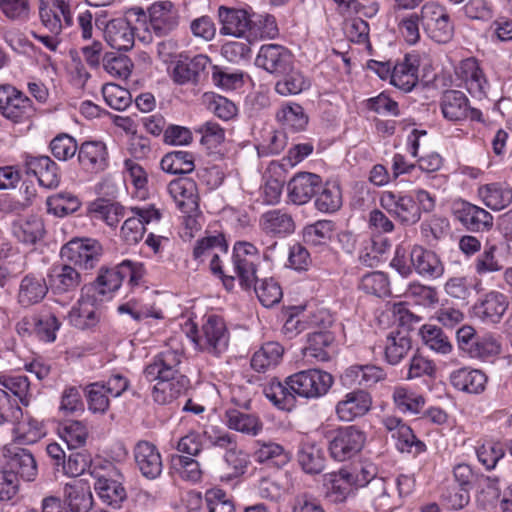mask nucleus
<instances>
[{"label":"nucleus","instance_id":"nucleus-1","mask_svg":"<svg viewBox=\"0 0 512 512\" xmlns=\"http://www.w3.org/2000/svg\"><path fill=\"white\" fill-rule=\"evenodd\" d=\"M181 359L179 351L166 349L145 366L143 374L146 380L156 382L151 389L155 403L169 405L187 391L188 379L179 371Z\"/></svg>","mask_w":512,"mask_h":512},{"label":"nucleus","instance_id":"nucleus-2","mask_svg":"<svg viewBox=\"0 0 512 512\" xmlns=\"http://www.w3.org/2000/svg\"><path fill=\"white\" fill-rule=\"evenodd\" d=\"M220 34L244 38L249 43L272 39L278 34L274 17L255 16L251 9L221 5L217 11Z\"/></svg>","mask_w":512,"mask_h":512},{"label":"nucleus","instance_id":"nucleus-3","mask_svg":"<svg viewBox=\"0 0 512 512\" xmlns=\"http://www.w3.org/2000/svg\"><path fill=\"white\" fill-rule=\"evenodd\" d=\"M379 204L398 222L413 225L421 219L422 212H431L435 208V198L424 189L384 190L379 195Z\"/></svg>","mask_w":512,"mask_h":512},{"label":"nucleus","instance_id":"nucleus-4","mask_svg":"<svg viewBox=\"0 0 512 512\" xmlns=\"http://www.w3.org/2000/svg\"><path fill=\"white\" fill-rule=\"evenodd\" d=\"M182 330L198 351L219 356L228 348L229 332L225 321L219 315H205L200 330L192 321L186 320Z\"/></svg>","mask_w":512,"mask_h":512},{"label":"nucleus","instance_id":"nucleus-5","mask_svg":"<svg viewBox=\"0 0 512 512\" xmlns=\"http://www.w3.org/2000/svg\"><path fill=\"white\" fill-rule=\"evenodd\" d=\"M330 373L319 369L299 371L287 377V384L297 397L313 400L324 396L333 385Z\"/></svg>","mask_w":512,"mask_h":512},{"label":"nucleus","instance_id":"nucleus-6","mask_svg":"<svg viewBox=\"0 0 512 512\" xmlns=\"http://www.w3.org/2000/svg\"><path fill=\"white\" fill-rule=\"evenodd\" d=\"M426 34L437 43H448L454 35V25L447 9L434 1L426 2L420 10Z\"/></svg>","mask_w":512,"mask_h":512},{"label":"nucleus","instance_id":"nucleus-7","mask_svg":"<svg viewBox=\"0 0 512 512\" xmlns=\"http://www.w3.org/2000/svg\"><path fill=\"white\" fill-rule=\"evenodd\" d=\"M366 442L365 433L355 425L345 426L333 432L329 440V452L336 461H346L356 456Z\"/></svg>","mask_w":512,"mask_h":512},{"label":"nucleus","instance_id":"nucleus-8","mask_svg":"<svg viewBox=\"0 0 512 512\" xmlns=\"http://www.w3.org/2000/svg\"><path fill=\"white\" fill-rule=\"evenodd\" d=\"M232 260L241 286L250 289L257 280V267L261 261L259 250L250 242H237L233 247Z\"/></svg>","mask_w":512,"mask_h":512},{"label":"nucleus","instance_id":"nucleus-9","mask_svg":"<svg viewBox=\"0 0 512 512\" xmlns=\"http://www.w3.org/2000/svg\"><path fill=\"white\" fill-rule=\"evenodd\" d=\"M0 112L5 118L21 123L35 114V108L23 92L11 85H3L0 86Z\"/></svg>","mask_w":512,"mask_h":512},{"label":"nucleus","instance_id":"nucleus-10","mask_svg":"<svg viewBox=\"0 0 512 512\" xmlns=\"http://www.w3.org/2000/svg\"><path fill=\"white\" fill-rule=\"evenodd\" d=\"M149 30L158 37H163L175 31L180 24V12L175 3L170 0L153 2L147 9Z\"/></svg>","mask_w":512,"mask_h":512},{"label":"nucleus","instance_id":"nucleus-11","mask_svg":"<svg viewBox=\"0 0 512 512\" xmlns=\"http://www.w3.org/2000/svg\"><path fill=\"white\" fill-rule=\"evenodd\" d=\"M103 249L96 239H72L61 248V257L84 269H92L100 260Z\"/></svg>","mask_w":512,"mask_h":512},{"label":"nucleus","instance_id":"nucleus-12","mask_svg":"<svg viewBox=\"0 0 512 512\" xmlns=\"http://www.w3.org/2000/svg\"><path fill=\"white\" fill-rule=\"evenodd\" d=\"M39 15L43 26L54 35L73 24L69 0H41Z\"/></svg>","mask_w":512,"mask_h":512},{"label":"nucleus","instance_id":"nucleus-13","mask_svg":"<svg viewBox=\"0 0 512 512\" xmlns=\"http://www.w3.org/2000/svg\"><path fill=\"white\" fill-rule=\"evenodd\" d=\"M372 407V397L364 389L347 392L336 403L335 413L342 422H352L366 415Z\"/></svg>","mask_w":512,"mask_h":512},{"label":"nucleus","instance_id":"nucleus-14","mask_svg":"<svg viewBox=\"0 0 512 512\" xmlns=\"http://www.w3.org/2000/svg\"><path fill=\"white\" fill-rule=\"evenodd\" d=\"M453 214L469 231H489L493 227V216L487 210L465 200L453 204Z\"/></svg>","mask_w":512,"mask_h":512},{"label":"nucleus","instance_id":"nucleus-15","mask_svg":"<svg viewBox=\"0 0 512 512\" xmlns=\"http://www.w3.org/2000/svg\"><path fill=\"white\" fill-rule=\"evenodd\" d=\"M382 424L391 433L398 451L417 455L426 450V445L415 436L412 429L402 419L385 416L382 419Z\"/></svg>","mask_w":512,"mask_h":512},{"label":"nucleus","instance_id":"nucleus-16","mask_svg":"<svg viewBox=\"0 0 512 512\" xmlns=\"http://www.w3.org/2000/svg\"><path fill=\"white\" fill-rule=\"evenodd\" d=\"M122 276L120 264L114 268H101L93 283L84 285L82 290L100 303L110 301L121 287Z\"/></svg>","mask_w":512,"mask_h":512},{"label":"nucleus","instance_id":"nucleus-17","mask_svg":"<svg viewBox=\"0 0 512 512\" xmlns=\"http://www.w3.org/2000/svg\"><path fill=\"white\" fill-rule=\"evenodd\" d=\"M122 276L120 264L114 268H101L93 283L84 285L82 290L100 303L110 301L121 287Z\"/></svg>","mask_w":512,"mask_h":512},{"label":"nucleus","instance_id":"nucleus-18","mask_svg":"<svg viewBox=\"0 0 512 512\" xmlns=\"http://www.w3.org/2000/svg\"><path fill=\"white\" fill-rule=\"evenodd\" d=\"M100 303L81 289V295L68 313L69 323L77 329L95 327L100 321Z\"/></svg>","mask_w":512,"mask_h":512},{"label":"nucleus","instance_id":"nucleus-19","mask_svg":"<svg viewBox=\"0 0 512 512\" xmlns=\"http://www.w3.org/2000/svg\"><path fill=\"white\" fill-rule=\"evenodd\" d=\"M78 162L80 167L90 173H99L109 166V153L104 142L85 141L79 146Z\"/></svg>","mask_w":512,"mask_h":512},{"label":"nucleus","instance_id":"nucleus-20","mask_svg":"<svg viewBox=\"0 0 512 512\" xmlns=\"http://www.w3.org/2000/svg\"><path fill=\"white\" fill-rule=\"evenodd\" d=\"M321 177L310 172L297 173L287 186L289 200L296 205L308 203L321 187Z\"/></svg>","mask_w":512,"mask_h":512},{"label":"nucleus","instance_id":"nucleus-21","mask_svg":"<svg viewBox=\"0 0 512 512\" xmlns=\"http://www.w3.org/2000/svg\"><path fill=\"white\" fill-rule=\"evenodd\" d=\"M259 227L268 236L284 238L294 233L295 222L290 213L277 208L261 214Z\"/></svg>","mask_w":512,"mask_h":512},{"label":"nucleus","instance_id":"nucleus-22","mask_svg":"<svg viewBox=\"0 0 512 512\" xmlns=\"http://www.w3.org/2000/svg\"><path fill=\"white\" fill-rule=\"evenodd\" d=\"M410 262L413 270L424 279H438L444 274V265L439 256L422 246H413Z\"/></svg>","mask_w":512,"mask_h":512},{"label":"nucleus","instance_id":"nucleus-23","mask_svg":"<svg viewBox=\"0 0 512 512\" xmlns=\"http://www.w3.org/2000/svg\"><path fill=\"white\" fill-rule=\"evenodd\" d=\"M323 485L326 498L334 503L345 502L357 490L350 476V471L346 469L325 474Z\"/></svg>","mask_w":512,"mask_h":512},{"label":"nucleus","instance_id":"nucleus-24","mask_svg":"<svg viewBox=\"0 0 512 512\" xmlns=\"http://www.w3.org/2000/svg\"><path fill=\"white\" fill-rule=\"evenodd\" d=\"M458 75L472 97L477 99L486 97L489 83L474 58H468L461 62Z\"/></svg>","mask_w":512,"mask_h":512},{"label":"nucleus","instance_id":"nucleus-25","mask_svg":"<svg viewBox=\"0 0 512 512\" xmlns=\"http://www.w3.org/2000/svg\"><path fill=\"white\" fill-rule=\"evenodd\" d=\"M419 56L406 54L393 65L391 84L404 92H410L418 83Z\"/></svg>","mask_w":512,"mask_h":512},{"label":"nucleus","instance_id":"nucleus-26","mask_svg":"<svg viewBox=\"0 0 512 512\" xmlns=\"http://www.w3.org/2000/svg\"><path fill=\"white\" fill-rule=\"evenodd\" d=\"M134 459L143 476L157 478L162 472V459L157 447L148 441H139L134 448Z\"/></svg>","mask_w":512,"mask_h":512},{"label":"nucleus","instance_id":"nucleus-27","mask_svg":"<svg viewBox=\"0 0 512 512\" xmlns=\"http://www.w3.org/2000/svg\"><path fill=\"white\" fill-rule=\"evenodd\" d=\"M449 380L456 390L478 395L484 392L488 377L480 369L462 367L452 371Z\"/></svg>","mask_w":512,"mask_h":512},{"label":"nucleus","instance_id":"nucleus-28","mask_svg":"<svg viewBox=\"0 0 512 512\" xmlns=\"http://www.w3.org/2000/svg\"><path fill=\"white\" fill-rule=\"evenodd\" d=\"M167 190L182 212L188 213L196 208L198 203V190L195 181L191 178H176L170 181Z\"/></svg>","mask_w":512,"mask_h":512},{"label":"nucleus","instance_id":"nucleus-29","mask_svg":"<svg viewBox=\"0 0 512 512\" xmlns=\"http://www.w3.org/2000/svg\"><path fill=\"white\" fill-rule=\"evenodd\" d=\"M47 279L51 291L58 295L75 291L82 282L81 274L70 265L52 266Z\"/></svg>","mask_w":512,"mask_h":512},{"label":"nucleus","instance_id":"nucleus-30","mask_svg":"<svg viewBox=\"0 0 512 512\" xmlns=\"http://www.w3.org/2000/svg\"><path fill=\"white\" fill-rule=\"evenodd\" d=\"M385 371L375 365H352L348 367L341 375L343 385L348 387H372L376 383L384 380Z\"/></svg>","mask_w":512,"mask_h":512},{"label":"nucleus","instance_id":"nucleus-31","mask_svg":"<svg viewBox=\"0 0 512 512\" xmlns=\"http://www.w3.org/2000/svg\"><path fill=\"white\" fill-rule=\"evenodd\" d=\"M256 64L270 73H284L291 64V55L281 45H263L256 57Z\"/></svg>","mask_w":512,"mask_h":512},{"label":"nucleus","instance_id":"nucleus-32","mask_svg":"<svg viewBox=\"0 0 512 512\" xmlns=\"http://www.w3.org/2000/svg\"><path fill=\"white\" fill-rule=\"evenodd\" d=\"M28 174L37 177L41 186L55 188L60 183L57 164L48 156H29L26 159Z\"/></svg>","mask_w":512,"mask_h":512},{"label":"nucleus","instance_id":"nucleus-33","mask_svg":"<svg viewBox=\"0 0 512 512\" xmlns=\"http://www.w3.org/2000/svg\"><path fill=\"white\" fill-rule=\"evenodd\" d=\"M5 456L9 458L10 471H14L25 481L35 480L38 468L36 460L29 450L9 445L5 447Z\"/></svg>","mask_w":512,"mask_h":512},{"label":"nucleus","instance_id":"nucleus-34","mask_svg":"<svg viewBox=\"0 0 512 512\" xmlns=\"http://www.w3.org/2000/svg\"><path fill=\"white\" fill-rule=\"evenodd\" d=\"M106 42L114 49L127 51L134 45V32L126 18L110 20L104 31Z\"/></svg>","mask_w":512,"mask_h":512},{"label":"nucleus","instance_id":"nucleus-35","mask_svg":"<svg viewBox=\"0 0 512 512\" xmlns=\"http://www.w3.org/2000/svg\"><path fill=\"white\" fill-rule=\"evenodd\" d=\"M507 308V297L500 292L491 291L474 306V313L484 322L498 323Z\"/></svg>","mask_w":512,"mask_h":512},{"label":"nucleus","instance_id":"nucleus-36","mask_svg":"<svg viewBox=\"0 0 512 512\" xmlns=\"http://www.w3.org/2000/svg\"><path fill=\"white\" fill-rule=\"evenodd\" d=\"M505 264L503 248L496 244L486 243L483 251L475 259L473 268L477 275L485 276L500 272L504 269Z\"/></svg>","mask_w":512,"mask_h":512},{"label":"nucleus","instance_id":"nucleus-37","mask_svg":"<svg viewBox=\"0 0 512 512\" xmlns=\"http://www.w3.org/2000/svg\"><path fill=\"white\" fill-rule=\"evenodd\" d=\"M49 283L39 274H28L20 282L18 301L23 306L39 303L47 294Z\"/></svg>","mask_w":512,"mask_h":512},{"label":"nucleus","instance_id":"nucleus-38","mask_svg":"<svg viewBox=\"0 0 512 512\" xmlns=\"http://www.w3.org/2000/svg\"><path fill=\"white\" fill-rule=\"evenodd\" d=\"M265 397L278 409L290 412L296 407L297 396L287 384V377L284 382L272 379L263 388Z\"/></svg>","mask_w":512,"mask_h":512},{"label":"nucleus","instance_id":"nucleus-39","mask_svg":"<svg viewBox=\"0 0 512 512\" xmlns=\"http://www.w3.org/2000/svg\"><path fill=\"white\" fill-rule=\"evenodd\" d=\"M343 204L342 190L338 182H321V187L317 191L314 201L315 208L324 214L337 212Z\"/></svg>","mask_w":512,"mask_h":512},{"label":"nucleus","instance_id":"nucleus-40","mask_svg":"<svg viewBox=\"0 0 512 512\" xmlns=\"http://www.w3.org/2000/svg\"><path fill=\"white\" fill-rule=\"evenodd\" d=\"M411 339L408 333L392 330L386 335L384 343L385 360L390 365L399 364L411 349Z\"/></svg>","mask_w":512,"mask_h":512},{"label":"nucleus","instance_id":"nucleus-41","mask_svg":"<svg viewBox=\"0 0 512 512\" xmlns=\"http://www.w3.org/2000/svg\"><path fill=\"white\" fill-rule=\"evenodd\" d=\"M478 196L485 206L499 211L512 203V189L501 183H489L478 188Z\"/></svg>","mask_w":512,"mask_h":512},{"label":"nucleus","instance_id":"nucleus-42","mask_svg":"<svg viewBox=\"0 0 512 512\" xmlns=\"http://www.w3.org/2000/svg\"><path fill=\"white\" fill-rule=\"evenodd\" d=\"M209 59L204 55H197L191 59H179L172 70L171 76L175 83L183 85L197 80L199 73L205 69Z\"/></svg>","mask_w":512,"mask_h":512},{"label":"nucleus","instance_id":"nucleus-43","mask_svg":"<svg viewBox=\"0 0 512 512\" xmlns=\"http://www.w3.org/2000/svg\"><path fill=\"white\" fill-rule=\"evenodd\" d=\"M89 213L93 219L103 221L109 227H116L126 215V208L118 202L99 198L89 205Z\"/></svg>","mask_w":512,"mask_h":512},{"label":"nucleus","instance_id":"nucleus-44","mask_svg":"<svg viewBox=\"0 0 512 512\" xmlns=\"http://www.w3.org/2000/svg\"><path fill=\"white\" fill-rule=\"evenodd\" d=\"M441 111L445 119L461 121L468 117V99L461 91L448 90L442 96Z\"/></svg>","mask_w":512,"mask_h":512},{"label":"nucleus","instance_id":"nucleus-45","mask_svg":"<svg viewBox=\"0 0 512 512\" xmlns=\"http://www.w3.org/2000/svg\"><path fill=\"white\" fill-rule=\"evenodd\" d=\"M502 345L498 337L486 333L477 338L465 354L468 358L481 362H493L501 353Z\"/></svg>","mask_w":512,"mask_h":512},{"label":"nucleus","instance_id":"nucleus-46","mask_svg":"<svg viewBox=\"0 0 512 512\" xmlns=\"http://www.w3.org/2000/svg\"><path fill=\"white\" fill-rule=\"evenodd\" d=\"M65 495L69 506L68 512H88L93 504L90 486L83 480H75L65 487Z\"/></svg>","mask_w":512,"mask_h":512},{"label":"nucleus","instance_id":"nucleus-47","mask_svg":"<svg viewBox=\"0 0 512 512\" xmlns=\"http://www.w3.org/2000/svg\"><path fill=\"white\" fill-rule=\"evenodd\" d=\"M336 231L335 222L332 220H318L303 229L304 242L312 247L325 248L333 239Z\"/></svg>","mask_w":512,"mask_h":512},{"label":"nucleus","instance_id":"nucleus-48","mask_svg":"<svg viewBox=\"0 0 512 512\" xmlns=\"http://www.w3.org/2000/svg\"><path fill=\"white\" fill-rule=\"evenodd\" d=\"M298 462L306 473L319 474L325 467L322 447L315 442H302L298 450Z\"/></svg>","mask_w":512,"mask_h":512},{"label":"nucleus","instance_id":"nucleus-49","mask_svg":"<svg viewBox=\"0 0 512 512\" xmlns=\"http://www.w3.org/2000/svg\"><path fill=\"white\" fill-rule=\"evenodd\" d=\"M43 221L36 216L18 219L12 224V234L24 244H35L44 235Z\"/></svg>","mask_w":512,"mask_h":512},{"label":"nucleus","instance_id":"nucleus-50","mask_svg":"<svg viewBox=\"0 0 512 512\" xmlns=\"http://www.w3.org/2000/svg\"><path fill=\"white\" fill-rule=\"evenodd\" d=\"M253 458L258 463H272L283 466L290 461V453L280 444L273 441L258 440Z\"/></svg>","mask_w":512,"mask_h":512},{"label":"nucleus","instance_id":"nucleus-51","mask_svg":"<svg viewBox=\"0 0 512 512\" xmlns=\"http://www.w3.org/2000/svg\"><path fill=\"white\" fill-rule=\"evenodd\" d=\"M392 400L400 412L409 414L420 413L426 403L425 397L422 394L403 385L394 387Z\"/></svg>","mask_w":512,"mask_h":512},{"label":"nucleus","instance_id":"nucleus-52","mask_svg":"<svg viewBox=\"0 0 512 512\" xmlns=\"http://www.w3.org/2000/svg\"><path fill=\"white\" fill-rule=\"evenodd\" d=\"M14 440L19 444H33L45 434L42 422L31 416H23L12 422Z\"/></svg>","mask_w":512,"mask_h":512},{"label":"nucleus","instance_id":"nucleus-53","mask_svg":"<svg viewBox=\"0 0 512 512\" xmlns=\"http://www.w3.org/2000/svg\"><path fill=\"white\" fill-rule=\"evenodd\" d=\"M419 335L424 345L437 354L448 355L454 349L449 337L436 325H423L419 330Z\"/></svg>","mask_w":512,"mask_h":512},{"label":"nucleus","instance_id":"nucleus-54","mask_svg":"<svg viewBox=\"0 0 512 512\" xmlns=\"http://www.w3.org/2000/svg\"><path fill=\"white\" fill-rule=\"evenodd\" d=\"M226 423L230 429L250 436L258 435L263 429V423L258 416L237 409L226 411Z\"/></svg>","mask_w":512,"mask_h":512},{"label":"nucleus","instance_id":"nucleus-55","mask_svg":"<svg viewBox=\"0 0 512 512\" xmlns=\"http://www.w3.org/2000/svg\"><path fill=\"white\" fill-rule=\"evenodd\" d=\"M94 489L104 503L113 507H119L126 499V490L122 483L103 475L96 478Z\"/></svg>","mask_w":512,"mask_h":512},{"label":"nucleus","instance_id":"nucleus-56","mask_svg":"<svg viewBox=\"0 0 512 512\" xmlns=\"http://www.w3.org/2000/svg\"><path fill=\"white\" fill-rule=\"evenodd\" d=\"M283 351L279 343L267 342L253 354L251 367L257 372H265L280 363Z\"/></svg>","mask_w":512,"mask_h":512},{"label":"nucleus","instance_id":"nucleus-57","mask_svg":"<svg viewBox=\"0 0 512 512\" xmlns=\"http://www.w3.org/2000/svg\"><path fill=\"white\" fill-rule=\"evenodd\" d=\"M334 337L328 331H315L308 335L307 345L303 348V355L307 359L316 361H327L330 358L328 347L333 342Z\"/></svg>","mask_w":512,"mask_h":512},{"label":"nucleus","instance_id":"nucleus-58","mask_svg":"<svg viewBox=\"0 0 512 512\" xmlns=\"http://www.w3.org/2000/svg\"><path fill=\"white\" fill-rule=\"evenodd\" d=\"M276 118L285 129L293 132L304 130L308 124V117L304 109L296 103L283 105L278 110Z\"/></svg>","mask_w":512,"mask_h":512},{"label":"nucleus","instance_id":"nucleus-59","mask_svg":"<svg viewBox=\"0 0 512 512\" xmlns=\"http://www.w3.org/2000/svg\"><path fill=\"white\" fill-rule=\"evenodd\" d=\"M161 169L170 174H188L194 170V157L188 151L167 153L161 160Z\"/></svg>","mask_w":512,"mask_h":512},{"label":"nucleus","instance_id":"nucleus-60","mask_svg":"<svg viewBox=\"0 0 512 512\" xmlns=\"http://www.w3.org/2000/svg\"><path fill=\"white\" fill-rule=\"evenodd\" d=\"M0 385L17 397L22 405L28 406L31 402L33 395L27 376L0 374Z\"/></svg>","mask_w":512,"mask_h":512},{"label":"nucleus","instance_id":"nucleus-61","mask_svg":"<svg viewBox=\"0 0 512 512\" xmlns=\"http://www.w3.org/2000/svg\"><path fill=\"white\" fill-rule=\"evenodd\" d=\"M119 314H127L135 321H142L147 318L162 319L161 310L155 309L152 305L144 303L142 299L130 298L117 308Z\"/></svg>","mask_w":512,"mask_h":512},{"label":"nucleus","instance_id":"nucleus-62","mask_svg":"<svg viewBox=\"0 0 512 512\" xmlns=\"http://www.w3.org/2000/svg\"><path fill=\"white\" fill-rule=\"evenodd\" d=\"M46 204L48 212L58 217L74 213L81 206L79 198L66 191L49 196Z\"/></svg>","mask_w":512,"mask_h":512},{"label":"nucleus","instance_id":"nucleus-63","mask_svg":"<svg viewBox=\"0 0 512 512\" xmlns=\"http://www.w3.org/2000/svg\"><path fill=\"white\" fill-rule=\"evenodd\" d=\"M359 289L376 297H387L391 294L388 275L381 271H374L363 275L359 282Z\"/></svg>","mask_w":512,"mask_h":512},{"label":"nucleus","instance_id":"nucleus-64","mask_svg":"<svg viewBox=\"0 0 512 512\" xmlns=\"http://www.w3.org/2000/svg\"><path fill=\"white\" fill-rule=\"evenodd\" d=\"M171 467L183 480L195 483L201 479L200 464L193 458L173 455L171 457Z\"/></svg>","mask_w":512,"mask_h":512}]
</instances>
